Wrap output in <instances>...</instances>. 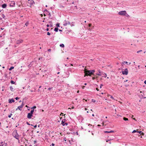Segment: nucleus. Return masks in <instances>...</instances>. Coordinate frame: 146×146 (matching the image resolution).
Instances as JSON below:
<instances>
[{
	"mask_svg": "<svg viewBox=\"0 0 146 146\" xmlns=\"http://www.w3.org/2000/svg\"><path fill=\"white\" fill-rule=\"evenodd\" d=\"M95 78V77H93V78H92V79L93 80H94Z\"/></svg>",
	"mask_w": 146,
	"mask_h": 146,
	"instance_id": "nucleus-40",
	"label": "nucleus"
},
{
	"mask_svg": "<svg viewBox=\"0 0 146 146\" xmlns=\"http://www.w3.org/2000/svg\"><path fill=\"white\" fill-rule=\"evenodd\" d=\"M34 111V109H33V110H31V112H30V113H31V114H33V113Z\"/></svg>",
	"mask_w": 146,
	"mask_h": 146,
	"instance_id": "nucleus-18",
	"label": "nucleus"
},
{
	"mask_svg": "<svg viewBox=\"0 0 146 146\" xmlns=\"http://www.w3.org/2000/svg\"><path fill=\"white\" fill-rule=\"evenodd\" d=\"M111 140V139H110V140H107L106 141L107 142H108V141H110V140Z\"/></svg>",
	"mask_w": 146,
	"mask_h": 146,
	"instance_id": "nucleus-42",
	"label": "nucleus"
},
{
	"mask_svg": "<svg viewBox=\"0 0 146 146\" xmlns=\"http://www.w3.org/2000/svg\"><path fill=\"white\" fill-rule=\"evenodd\" d=\"M142 51V50H139V51H138L137 52V53H139V52H141Z\"/></svg>",
	"mask_w": 146,
	"mask_h": 146,
	"instance_id": "nucleus-27",
	"label": "nucleus"
},
{
	"mask_svg": "<svg viewBox=\"0 0 146 146\" xmlns=\"http://www.w3.org/2000/svg\"><path fill=\"white\" fill-rule=\"evenodd\" d=\"M15 100L13 99L11 100L10 99L9 100V103H12V102H14Z\"/></svg>",
	"mask_w": 146,
	"mask_h": 146,
	"instance_id": "nucleus-12",
	"label": "nucleus"
},
{
	"mask_svg": "<svg viewBox=\"0 0 146 146\" xmlns=\"http://www.w3.org/2000/svg\"><path fill=\"white\" fill-rule=\"evenodd\" d=\"M1 6H2V7L3 8H5L6 7L7 5L6 4H2Z\"/></svg>",
	"mask_w": 146,
	"mask_h": 146,
	"instance_id": "nucleus-14",
	"label": "nucleus"
},
{
	"mask_svg": "<svg viewBox=\"0 0 146 146\" xmlns=\"http://www.w3.org/2000/svg\"><path fill=\"white\" fill-rule=\"evenodd\" d=\"M142 131H137V132L139 133L141 135V133H142Z\"/></svg>",
	"mask_w": 146,
	"mask_h": 146,
	"instance_id": "nucleus-28",
	"label": "nucleus"
},
{
	"mask_svg": "<svg viewBox=\"0 0 146 146\" xmlns=\"http://www.w3.org/2000/svg\"><path fill=\"white\" fill-rule=\"evenodd\" d=\"M74 106H72L71 108V109H74Z\"/></svg>",
	"mask_w": 146,
	"mask_h": 146,
	"instance_id": "nucleus-34",
	"label": "nucleus"
},
{
	"mask_svg": "<svg viewBox=\"0 0 146 146\" xmlns=\"http://www.w3.org/2000/svg\"><path fill=\"white\" fill-rule=\"evenodd\" d=\"M102 124L103 125H104V122H103L102 123Z\"/></svg>",
	"mask_w": 146,
	"mask_h": 146,
	"instance_id": "nucleus-46",
	"label": "nucleus"
},
{
	"mask_svg": "<svg viewBox=\"0 0 146 146\" xmlns=\"http://www.w3.org/2000/svg\"><path fill=\"white\" fill-rule=\"evenodd\" d=\"M15 5V3L14 1H13L11 2V3H10L9 5V6L10 7H14Z\"/></svg>",
	"mask_w": 146,
	"mask_h": 146,
	"instance_id": "nucleus-9",
	"label": "nucleus"
},
{
	"mask_svg": "<svg viewBox=\"0 0 146 146\" xmlns=\"http://www.w3.org/2000/svg\"><path fill=\"white\" fill-rule=\"evenodd\" d=\"M49 25L48 24V25H47V27H49Z\"/></svg>",
	"mask_w": 146,
	"mask_h": 146,
	"instance_id": "nucleus-45",
	"label": "nucleus"
},
{
	"mask_svg": "<svg viewBox=\"0 0 146 146\" xmlns=\"http://www.w3.org/2000/svg\"><path fill=\"white\" fill-rule=\"evenodd\" d=\"M24 105V104L23 103V102L21 106H19L18 107L17 109L20 110H22V108H23Z\"/></svg>",
	"mask_w": 146,
	"mask_h": 146,
	"instance_id": "nucleus-7",
	"label": "nucleus"
},
{
	"mask_svg": "<svg viewBox=\"0 0 146 146\" xmlns=\"http://www.w3.org/2000/svg\"><path fill=\"white\" fill-rule=\"evenodd\" d=\"M60 73V72H58L57 73V74H59Z\"/></svg>",
	"mask_w": 146,
	"mask_h": 146,
	"instance_id": "nucleus-56",
	"label": "nucleus"
},
{
	"mask_svg": "<svg viewBox=\"0 0 146 146\" xmlns=\"http://www.w3.org/2000/svg\"><path fill=\"white\" fill-rule=\"evenodd\" d=\"M13 136L15 137L16 139L19 140V136L18 134L17 131L15 130L12 133Z\"/></svg>",
	"mask_w": 146,
	"mask_h": 146,
	"instance_id": "nucleus-2",
	"label": "nucleus"
},
{
	"mask_svg": "<svg viewBox=\"0 0 146 146\" xmlns=\"http://www.w3.org/2000/svg\"><path fill=\"white\" fill-rule=\"evenodd\" d=\"M32 116H33V114L29 113L28 114V115H27V117L28 119H30L31 118V117Z\"/></svg>",
	"mask_w": 146,
	"mask_h": 146,
	"instance_id": "nucleus-8",
	"label": "nucleus"
},
{
	"mask_svg": "<svg viewBox=\"0 0 146 146\" xmlns=\"http://www.w3.org/2000/svg\"><path fill=\"white\" fill-rule=\"evenodd\" d=\"M59 25H60L59 23H57L56 24V26L57 27H59Z\"/></svg>",
	"mask_w": 146,
	"mask_h": 146,
	"instance_id": "nucleus-23",
	"label": "nucleus"
},
{
	"mask_svg": "<svg viewBox=\"0 0 146 146\" xmlns=\"http://www.w3.org/2000/svg\"><path fill=\"white\" fill-rule=\"evenodd\" d=\"M67 59H69L68 58H68H67Z\"/></svg>",
	"mask_w": 146,
	"mask_h": 146,
	"instance_id": "nucleus-57",
	"label": "nucleus"
},
{
	"mask_svg": "<svg viewBox=\"0 0 146 146\" xmlns=\"http://www.w3.org/2000/svg\"><path fill=\"white\" fill-rule=\"evenodd\" d=\"M0 146H3V145H0Z\"/></svg>",
	"mask_w": 146,
	"mask_h": 146,
	"instance_id": "nucleus-60",
	"label": "nucleus"
},
{
	"mask_svg": "<svg viewBox=\"0 0 146 146\" xmlns=\"http://www.w3.org/2000/svg\"><path fill=\"white\" fill-rule=\"evenodd\" d=\"M52 146H54V143H52Z\"/></svg>",
	"mask_w": 146,
	"mask_h": 146,
	"instance_id": "nucleus-37",
	"label": "nucleus"
},
{
	"mask_svg": "<svg viewBox=\"0 0 146 146\" xmlns=\"http://www.w3.org/2000/svg\"><path fill=\"white\" fill-rule=\"evenodd\" d=\"M123 74L127 75L128 74V70L127 68L125 69L122 71Z\"/></svg>",
	"mask_w": 146,
	"mask_h": 146,
	"instance_id": "nucleus-3",
	"label": "nucleus"
},
{
	"mask_svg": "<svg viewBox=\"0 0 146 146\" xmlns=\"http://www.w3.org/2000/svg\"><path fill=\"white\" fill-rule=\"evenodd\" d=\"M40 15L41 16V17H42L43 16V15L42 14H40Z\"/></svg>",
	"mask_w": 146,
	"mask_h": 146,
	"instance_id": "nucleus-35",
	"label": "nucleus"
},
{
	"mask_svg": "<svg viewBox=\"0 0 146 146\" xmlns=\"http://www.w3.org/2000/svg\"><path fill=\"white\" fill-rule=\"evenodd\" d=\"M14 67L13 66H11L10 67V68H9V70H12V69H13L14 68Z\"/></svg>",
	"mask_w": 146,
	"mask_h": 146,
	"instance_id": "nucleus-19",
	"label": "nucleus"
},
{
	"mask_svg": "<svg viewBox=\"0 0 146 146\" xmlns=\"http://www.w3.org/2000/svg\"><path fill=\"white\" fill-rule=\"evenodd\" d=\"M124 63H125L126 64H127L128 62H124L123 63V64H124Z\"/></svg>",
	"mask_w": 146,
	"mask_h": 146,
	"instance_id": "nucleus-33",
	"label": "nucleus"
},
{
	"mask_svg": "<svg viewBox=\"0 0 146 146\" xmlns=\"http://www.w3.org/2000/svg\"><path fill=\"white\" fill-rule=\"evenodd\" d=\"M133 119H134V120H136V119H135V118H133Z\"/></svg>",
	"mask_w": 146,
	"mask_h": 146,
	"instance_id": "nucleus-48",
	"label": "nucleus"
},
{
	"mask_svg": "<svg viewBox=\"0 0 146 146\" xmlns=\"http://www.w3.org/2000/svg\"><path fill=\"white\" fill-rule=\"evenodd\" d=\"M92 25V24H89V25H88V26L89 27H90Z\"/></svg>",
	"mask_w": 146,
	"mask_h": 146,
	"instance_id": "nucleus-30",
	"label": "nucleus"
},
{
	"mask_svg": "<svg viewBox=\"0 0 146 146\" xmlns=\"http://www.w3.org/2000/svg\"><path fill=\"white\" fill-rule=\"evenodd\" d=\"M21 102V100L19 101V102Z\"/></svg>",
	"mask_w": 146,
	"mask_h": 146,
	"instance_id": "nucleus-64",
	"label": "nucleus"
},
{
	"mask_svg": "<svg viewBox=\"0 0 146 146\" xmlns=\"http://www.w3.org/2000/svg\"><path fill=\"white\" fill-rule=\"evenodd\" d=\"M87 113H89V111H87Z\"/></svg>",
	"mask_w": 146,
	"mask_h": 146,
	"instance_id": "nucleus-53",
	"label": "nucleus"
},
{
	"mask_svg": "<svg viewBox=\"0 0 146 146\" xmlns=\"http://www.w3.org/2000/svg\"><path fill=\"white\" fill-rule=\"evenodd\" d=\"M86 84H86V83H85V84H84V85H86Z\"/></svg>",
	"mask_w": 146,
	"mask_h": 146,
	"instance_id": "nucleus-54",
	"label": "nucleus"
},
{
	"mask_svg": "<svg viewBox=\"0 0 146 146\" xmlns=\"http://www.w3.org/2000/svg\"><path fill=\"white\" fill-rule=\"evenodd\" d=\"M46 30L47 31H48L49 30V29H48V28H47L46 29Z\"/></svg>",
	"mask_w": 146,
	"mask_h": 146,
	"instance_id": "nucleus-41",
	"label": "nucleus"
},
{
	"mask_svg": "<svg viewBox=\"0 0 146 146\" xmlns=\"http://www.w3.org/2000/svg\"><path fill=\"white\" fill-rule=\"evenodd\" d=\"M131 64V62H129V64Z\"/></svg>",
	"mask_w": 146,
	"mask_h": 146,
	"instance_id": "nucleus-63",
	"label": "nucleus"
},
{
	"mask_svg": "<svg viewBox=\"0 0 146 146\" xmlns=\"http://www.w3.org/2000/svg\"><path fill=\"white\" fill-rule=\"evenodd\" d=\"M11 84H14L15 83V82L14 81H13V80H11Z\"/></svg>",
	"mask_w": 146,
	"mask_h": 146,
	"instance_id": "nucleus-20",
	"label": "nucleus"
},
{
	"mask_svg": "<svg viewBox=\"0 0 146 146\" xmlns=\"http://www.w3.org/2000/svg\"><path fill=\"white\" fill-rule=\"evenodd\" d=\"M47 35H50V33L49 32H47Z\"/></svg>",
	"mask_w": 146,
	"mask_h": 146,
	"instance_id": "nucleus-25",
	"label": "nucleus"
},
{
	"mask_svg": "<svg viewBox=\"0 0 146 146\" xmlns=\"http://www.w3.org/2000/svg\"><path fill=\"white\" fill-rule=\"evenodd\" d=\"M92 102H95V100H94V99H92Z\"/></svg>",
	"mask_w": 146,
	"mask_h": 146,
	"instance_id": "nucleus-29",
	"label": "nucleus"
},
{
	"mask_svg": "<svg viewBox=\"0 0 146 146\" xmlns=\"http://www.w3.org/2000/svg\"><path fill=\"white\" fill-rule=\"evenodd\" d=\"M70 24V22L68 21H65L63 22V25L64 26H67L68 25H69Z\"/></svg>",
	"mask_w": 146,
	"mask_h": 146,
	"instance_id": "nucleus-6",
	"label": "nucleus"
},
{
	"mask_svg": "<svg viewBox=\"0 0 146 146\" xmlns=\"http://www.w3.org/2000/svg\"><path fill=\"white\" fill-rule=\"evenodd\" d=\"M133 117V115H132V117Z\"/></svg>",
	"mask_w": 146,
	"mask_h": 146,
	"instance_id": "nucleus-59",
	"label": "nucleus"
},
{
	"mask_svg": "<svg viewBox=\"0 0 146 146\" xmlns=\"http://www.w3.org/2000/svg\"><path fill=\"white\" fill-rule=\"evenodd\" d=\"M84 71V73H85V74L87 76H91V75L93 74L95 70H87L86 68H85Z\"/></svg>",
	"mask_w": 146,
	"mask_h": 146,
	"instance_id": "nucleus-1",
	"label": "nucleus"
},
{
	"mask_svg": "<svg viewBox=\"0 0 146 146\" xmlns=\"http://www.w3.org/2000/svg\"><path fill=\"white\" fill-rule=\"evenodd\" d=\"M141 135H144V133H143V132H142V133H141Z\"/></svg>",
	"mask_w": 146,
	"mask_h": 146,
	"instance_id": "nucleus-31",
	"label": "nucleus"
},
{
	"mask_svg": "<svg viewBox=\"0 0 146 146\" xmlns=\"http://www.w3.org/2000/svg\"><path fill=\"white\" fill-rule=\"evenodd\" d=\"M140 95L142 96V97L144 98H146V92H140Z\"/></svg>",
	"mask_w": 146,
	"mask_h": 146,
	"instance_id": "nucleus-4",
	"label": "nucleus"
},
{
	"mask_svg": "<svg viewBox=\"0 0 146 146\" xmlns=\"http://www.w3.org/2000/svg\"><path fill=\"white\" fill-rule=\"evenodd\" d=\"M118 13L120 15H125L126 13V12L125 11H124L119 12Z\"/></svg>",
	"mask_w": 146,
	"mask_h": 146,
	"instance_id": "nucleus-5",
	"label": "nucleus"
},
{
	"mask_svg": "<svg viewBox=\"0 0 146 146\" xmlns=\"http://www.w3.org/2000/svg\"><path fill=\"white\" fill-rule=\"evenodd\" d=\"M98 126H100L101 125H98Z\"/></svg>",
	"mask_w": 146,
	"mask_h": 146,
	"instance_id": "nucleus-50",
	"label": "nucleus"
},
{
	"mask_svg": "<svg viewBox=\"0 0 146 146\" xmlns=\"http://www.w3.org/2000/svg\"><path fill=\"white\" fill-rule=\"evenodd\" d=\"M36 108V106H34V107H33V108H31V109H35V108Z\"/></svg>",
	"mask_w": 146,
	"mask_h": 146,
	"instance_id": "nucleus-24",
	"label": "nucleus"
},
{
	"mask_svg": "<svg viewBox=\"0 0 146 146\" xmlns=\"http://www.w3.org/2000/svg\"><path fill=\"white\" fill-rule=\"evenodd\" d=\"M96 89L97 90H98V88H96Z\"/></svg>",
	"mask_w": 146,
	"mask_h": 146,
	"instance_id": "nucleus-51",
	"label": "nucleus"
},
{
	"mask_svg": "<svg viewBox=\"0 0 146 146\" xmlns=\"http://www.w3.org/2000/svg\"><path fill=\"white\" fill-rule=\"evenodd\" d=\"M19 98L17 97H16L15 99L17 100L18 99H19Z\"/></svg>",
	"mask_w": 146,
	"mask_h": 146,
	"instance_id": "nucleus-32",
	"label": "nucleus"
},
{
	"mask_svg": "<svg viewBox=\"0 0 146 146\" xmlns=\"http://www.w3.org/2000/svg\"><path fill=\"white\" fill-rule=\"evenodd\" d=\"M1 30H3V29H4V28H1Z\"/></svg>",
	"mask_w": 146,
	"mask_h": 146,
	"instance_id": "nucleus-49",
	"label": "nucleus"
},
{
	"mask_svg": "<svg viewBox=\"0 0 146 146\" xmlns=\"http://www.w3.org/2000/svg\"><path fill=\"white\" fill-rule=\"evenodd\" d=\"M114 132V131H104L105 133H113Z\"/></svg>",
	"mask_w": 146,
	"mask_h": 146,
	"instance_id": "nucleus-13",
	"label": "nucleus"
},
{
	"mask_svg": "<svg viewBox=\"0 0 146 146\" xmlns=\"http://www.w3.org/2000/svg\"><path fill=\"white\" fill-rule=\"evenodd\" d=\"M63 113H61L60 114V115H63Z\"/></svg>",
	"mask_w": 146,
	"mask_h": 146,
	"instance_id": "nucleus-38",
	"label": "nucleus"
},
{
	"mask_svg": "<svg viewBox=\"0 0 146 146\" xmlns=\"http://www.w3.org/2000/svg\"><path fill=\"white\" fill-rule=\"evenodd\" d=\"M44 16H45L46 15L45 14H44Z\"/></svg>",
	"mask_w": 146,
	"mask_h": 146,
	"instance_id": "nucleus-61",
	"label": "nucleus"
},
{
	"mask_svg": "<svg viewBox=\"0 0 146 146\" xmlns=\"http://www.w3.org/2000/svg\"><path fill=\"white\" fill-rule=\"evenodd\" d=\"M111 98H112V99H113V97L112 96H111Z\"/></svg>",
	"mask_w": 146,
	"mask_h": 146,
	"instance_id": "nucleus-44",
	"label": "nucleus"
},
{
	"mask_svg": "<svg viewBox=\"0 0 146 146\" xmlns=\"http://www.w3.org/2000/svg\"><path fill=\"white\" fill-rule=\"evenodd\" d=\"M123 119L124 120L127 121V120H128V119L127 118H126V117H123Z\"/></svg>",
	"mask_w": 146,
	"mask_h": 146,
	"instance_id": "nucleus-17",
	"label": "nucleus"
},
{
	"mask_svg": "<svg viewBox=\"0 0 146 146\" xmlns=\"http://www.w3.org/2000/svg\"><path fill=\"white\" fill-rule=\"evenodd\" d=\"M31 4H34L35 3V2H34L33 1H31Z\"/></svg>",
	"mask_w": 146,
	"mask_h": 146,
	"instance_id": "nucleus-22",
	"label": "nucleus"
},
{
	"mask_svg": "<svg viewBox=\"0 0 146 146\" xmlns=\"http://www.w3.org/2000/svg\"><path fill=\"white\" fill-rule=\"evenodd\" d=\"M137 131L136 130H133V132H132V133H135Z\"/></svg>",
	"mask_w": 146,
	"mask_h": 146,
	"instance_id": "nucleus-26",
	"label": "nucleus"
},
{
	"mask_svg": "<svg viewBox=\"0 0 146 146\" xmlns=\"http://www.w3.org/2000/svg\"><path fill=\"white\" fill-rule=\"evenodd\" d=\"M3 68H5V67L4 66H3Z\"/></svg>",
	"mask_w": 146,
	"mask_h": 146,
	"instance_id": "nucleus-55",
	"label": "nucleus"
},
{
	"mask_svg": "<svg viewBox=\"0 0 146 146\" xmlns=\"http://www.w3.org/2000/svg\"><path fill=\"white\" fill-rule=\"evenodd\" d=\"M92 115V116H94V114H93Z\"/></svg>",
	"mask_w": 146,
	"mask_h": 146,
	"instance_id": "nucleus-52",
	"label": "nucleus"
},
{
	"mask_svg": "<svg viewBox=\"0 0 146 146\" xmlns=\"http://www.w3.org/2000/svg\"><path fill=\"white\" fill-rule=\"evenodd\" d=\"M51 51V49H49L48 50V51Z\"/></svg>",
	"mask_w": 146,
	"mask_h": 146,
	"instance_id": "nucleus-39",
	"label": "nucleus"
},
{
	"mask_svg": "<svg viewBox=\"0 0 146 146\" xmlns=\"http://www.w3.org/2000/svg\"><path fill=\"white\" fill-rule=\"evenodd\" d=\"M36 125H35V126H34V127L35 128H36Z\"/></svg>",
	"mask_w": 146,
	"mask_h": 146,
	"instance_id": "nucleus-36",
	"label": "nucleus"
},
{
	"mask_svg": "<svg viewBox=\"0 0 146 146\" xmlns=\"http://www.w3.org/2000/svg\"><path fill=\"white\" fill-rule=\"evenodd\" d=\"M12 115V113H11L10 115H9L8 117L9 118H10L11 117V115Z\"/></svg>",
	"mask_w": 146,
	"mask_h": 146,
	"instance_id": "nucleus-21",
	"label": "nucleus"
},
{
	"mask_svg": "<svg viewBox=\"0 0 146 146\" xmlns=\"http://www.w3.org/2000/svg\"><path fill=\"white\" fill-rule=\"evenodd\" d=\"M23 40H22L21 39L18 40L16 42V43L17 44H19L23 42Z\"/></svg>",
	"mask_w": 146,
	"mask_h": 146,
	"instance_id": "nucleus-10",
	"label": "nucleus"
},
{
	"mask_svg": "<svg viewBox=\"0 0 146 146\" xmlns=\"http://www.w3.org/2000/svg\"><path fill=\"white\" fill-rule=\"evenodd\" d=\"M58 28H55L54 29V30L56 31V32H57L58 31Z\"/></svg>",
	"mask_w": 146,
	"mask_h": 146,
	"instance_id": "nucleus-16",
	"label": "nucleus"
},
{
	"mask_svg": "<svg viewBox=\"0 0 146 146\" xmlns=\"http://www.w3.org/2000/svg\"><path fill=\"white\" fill-rule=\"evenodd\" d=\"M85 110H87V109L86 108H85Z\"/></svg>",
	"mask_w": 146,
	"mask_h": 146,
	"instance_id": "nucleus-47",
	"label": "nucleus"
},
{
	"mask_svg": "<svg viewBox=\"0 0 146 146\" xmlns=\"http://www.w3.org/2000/svg\"><path fill=\"white\" fill-rule=\"evenodd\" d=\"M61 124L63 125H68V123H64V121L63 120H62L61 122Z\"/></svg>",
	"mask_w": 146,
	"mask_h": 146,
	"instance_id": "nucleus-11",
	"label": "nucleus"
},
{
	"mask_svg": "<svg viewBox=\"0 0 146 146\" xmlns=\"http://www.w3.org/2000/svg\"><path fill=\"white\" fill-rule=\"evenodd\" d=\"M109 143H110V144H111V142H110Z\"/></svg>",
	"mask_w": 146,
	"mask_h": 146,
	"instance_id": "nucleus-58",
	"label": "nucleus"
},
{
	"mask_svg": "<svg viewBox=\"0 0 146 146\" xmlns=\"http://www.w3.org/2000/svg\"><path fill=\"white\" fill-rule=\"evenodd\" d=\"M144 83L145 84H146V80H145V81H144Z\"/></svg>",
	"mask_w": 146,
	"mask_h": 146,
	"instance_id": "nucleus-43",
	"label": "nucleus"
},
{
	"mask_svg": "<svg viewBox=\"0 0 146 146\" xmlns=\"http://www.w3.org/2000/svg\"><path fill=\"white\" fill-rule=\"evenodd\" d=\"M84 22L85 23H86V21H85Z\"/></svg>",
	"mask_w": 146,
	"mask_h": 146,
	"instance_id": "nucleus-62",
	"label": "nucleus"
},
{
	"mask_svg": "<svg viewBox=\"0 0 146 146\" xmlns=\"http://www.w3.org/2000/svg\"><path fill=\"white\" fill-rule=\"evenodd\" d=\"M60 46L62 47H64V45L63 44H60Z\"/></svg>",
	"mask_w": 146,
	"mask_h": 146,
	"instance_id": "nucleus-15",
	"label": "nucleus"
}]
</instances>
